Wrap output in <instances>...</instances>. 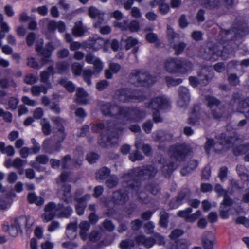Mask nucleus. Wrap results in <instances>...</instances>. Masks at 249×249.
<instances>
[{
    "label": "nucleus",
    "mask_w": 249,
    "mask_h": 249,
    "mask_svg": "<svg viewBox=\"0 0 249 249\" xmlns=\"http://www.w3.org/2000/svg\"><path fill=\"white\" fill-rule=\"evenodd\" d=\"M191 147L185 143L175 144L170 146L169 151L171 157L178 161H184L192 152Z\"/></svg>",
    "instance_id": "5"
},
{
    "label": "nucleus",
    "mask_w": 249,
    "mask_h": 249,
    "mask_svg": "<svg viewBox=\"0 0 249 249\" xmlns=\"http://www.w3.org/2000/svg\"><path fill=\"white\" fill-rule=\"evenodd\" d=\"M26 163V160H23L19 158H16L13 161V167L17 169H20Z\"/></svg>",
    "instance_id": "64"
},
{
    "label": "nucleus",
    "mask_w": 249,
    "mask_h": 249,
    "mask_svg": "<svg viewBox=\"0 0 249 249\" xmlns=\"http://www.w3.org/2000/svg\"><path fill=\"white\" fill-rule=\"evenodd\" d=\"M118 183V178L115 176H111L106 181L107 187L109 189L117 186Z\"/></svg>",
    "instance_id": "54"
},
{
    "label": "nucleus",
    "mask_w": 249,
    "mask_h": 249,
    "mask_svg": "<svg viewBox=\"0 0 249 249\" xmlns=\"http://www.w3.org/2000/svg\"><path fill=\"white\" fill-rule=\"evenodd\" d=\"M110 170L104 167L98 170L95 174V178L97 180H104L107 178L110 175Z\"/></svg>",
    "instance_id": "43"
},
{
    "label": "nucleus",
    "mask_w": 249,
    "mask_h": 249,
    "mask_svg": "<svg viewBox=\"0 0 249 249\" xmlns=\"http://www.w3.org/2000/svg\"><path fill=\"white\" fill-rule=\"evenodd\" d=\"M160 220L159 225L162 228H167L168 225V218L169 214L164 210H162L159 213Z\"/></svg>",
    "instance_id": "45"
},
{
    "label": "nucleus",
    "mask_w": 249,
    "mask_h": 249,
    "mask_svg": "<svg viewBox=\"0 0 249 249\" xmlns=\"http://www.w3.org/2000/svg\"><path fill=\"white\" fill-rule=\"evenodd\" d=\"M93 73L95 74H98L102 71L103 69V63L99 58H96L93 63Z\"/></svg>",
    "instance_id": "55"
},
{
    "label": "nucleus",
    "mask_w": 249,
    "mask_h": 249,
    "mask_svg": "<svg viewBox=\"0 0 249 249\" xmlns=\"http://www.w3.org/2000/svg\"><path fill=\"white\" fill-rule=\"evenodd\" d=\"M49 87H46L42 85L33 86L31 89L32 94L34 96H39L41 92L47 93Z\"/></svg>",
    "instance_id": "44"
},
{
    "label": "nucleus",
    "mask_w": 249,
    "mask_h": 249,
    "mask_svg": "<svg viewBox=\"0 0 249 249\" xmlns=\"http://www.w3.org/2000/svg\"><path fill=\"white\" fill-rule=\"evenodd\" d=\"M90 196L89 194H86L82 197L76 199L77 204L75 205L76 213L79 215L83 214L84 210L87 206L86 201L89 199Z\"/></svg>",
    "instance_id": "25"
},
{
    "label": "nucleus",
    "mask_w": 249,
    "mask_h": 249,
    "mask_svg": "<svg viewBox=\"0 0 249 249\" xmlns=\"http://www.w3.org/2000/svg\"><path fill=\"white\" fill-rule=\"evenodd\" d=\"M0 87L2 89L15 88L17 84L11 77H3L0 78Z\"/></svg>",
    "instance_id": "30"
},
{
    "label": "nucleus",
    "mask_w": 249,
    "mask_h": 249,
    "mask_svg": "<svg viewBox=\"0 0 249 249\" xmlns=\"http://www.w3.org/2000/svg\"><path fill=\"white\" fill-rule=\"evenodd\" d=\"M159 162L163 163L161 171L163 176L168 177L176 169L175 164L170 160L165 161L164 159H160Z\"/></svg>",
    "instance_id": "27"
},
{
    "label": "nucleus",
    "mask_w": 249,
    "mask_h": 249,
    "mask_svg": "<svg viewBox=\"0 0 249 249\" xmlns=\"http://www.w3.org/2000/svg\"><path fill=\"white\" fill-rule=\"evenodd\" d=\"M193 64L186 59L178 58L177 73L185 74L193 69Z\"/></svg>",
    "instance_id": "21"
},
{
    "label": "nucleus",
    "mask_w": 249,
    "mask_h": 249,
    "mask_svg": "<svg viewBox=\"0 0 249 249\" xmlns=\"http://www.w3.org/2000/svg\"><path fill=\"white\" fill-rule=\"evenodd\" d=\"M229 114V111L227 109L226 107L224 105H222L218 107L211 109L210 116H209L208 118L219 120L222 117L227 116Z\"/></svg>",
    "instance_id": "18"
},
{
    "label": "nucleus",
    "mask_w": 249,
    "mask_h": 249,
    "mask_svg": "<svg viewBox=\"0 0 249 249\" xmlns=\"http://www.w3.org/2000/svg\"><path fill=\"white\" fill-rule=\"evenodd\" d=\"M159 8L160 12L163 15L166 14L170 10L169 5L165 3V0H159Z\"/></svg>",
    "instance_id": "57"
},
{
    "label": "nucleus",
    "mask_w": 249,
    "mask_h": 249,
    "mask_svg": "<svg viewBox=\"0 0 249 249\" xmlns=\"http://www.w3.org/2000/svg\"><path fill=\"white\" fill-rule=\"evenodd\" d=\"M123 187H130V189L133 191L137 195L138 200L142 203L146 204L148 202L147 194L140 191L141 187V183L138 180L131 179H125L122 183Z\"/></svg>",
    "instance_id": "7"
},
{
    "label": "nucleus",
    "mask_w": 249,
    "mask_h": 249,
    "mask_svg": "<svg viewBox=\"0 0 249 249\" xmlns=\"http://www.w3.org/2000/svg\"><path fill=\"white\" fill-rule=\"evenodd\" d=\"M102 236L101 233L97 230L92 231L89 235V239L90 241L95 242L99 240Z\"/></svg>",
    "instance_id": "60"
},
{
    "label": "nucleus",
    "mask_w": 249,
    "mask_h": 249,
    "mask_svg": "<svg viewBox=\"0 0 249 249\" xmlns=\"http://www.w3.org/2000/svg\"><path fill=\"white\" fill-rule=\"evenodd\" d=\"M88 13L89 17L93 19H96L100 16H104L103 12L93 6H91L89 8Z\"/></svg>",
    "instance_id": "50"
},
{
    "label": "nucleus",
    "mask_w": 249,
    "mask_h": 249,
    "mask_svg": "<svg viewBox=\"0 0 249 249\" xmlns=\"http://www.w3.org/2000/svg\"><path fill=\"white\" fill-rule=\"evenodd\" d=\"M131 82L136 86L149 87L156 82V77L144 70H134L130 74Z\"/></svg>",
    "instance_id": "3"
},
{
    "label": "nucleus",
    "mask_w": 249,
    "mask_h": 249,
    "mask_svg": "<svg viewBox=\"0 0 249 249\" xmlns=\"http://www.w3.org/2000/svg\"><path fill=\"white\" fill-rule=\"evenodd\" d=\"M19 101L18 98L15 97H11L8 100V107L7 109H9L11 110H15L18 104Z\"/></svg>",
    "instance_id": "59"
},
{
    "label": "nucleus",
    "mask_w": 249,
    "mask_h": 249,
    "mask_svg": "<svg viewBox=\"0 0 249 249\" xmlns=\"http://www.w3.org/2000/svg\"><path fill=\"white\" fill-rule=\"evenodd\" d=\"M27 200L29 203H35L37 206H40L44 202V200L42 197L37 196L35 193H30L27 196Z\"/></svg>",
    "instance_id": "37"
},
{
    "label": "nucleus",
    "mask_w": 249,
    "mask_h": 249,
    "mask_svg": "<svg viewBox=\"0 0 249 249\" xmlns=\"http://www.w3.org/2000/svg\"><path fill=\"white\" fill-rule=\"evenodd\" d=\"M189 81L190 85L194 88L197 87L199 84L203 85V83L201 82V81H203V79L201 74L199 73L197 77L190 76Z\"/></svg>",
    "instance_id": "53"
},
{
    "label": "nucleus",
    "mask_w": 249,
    "mask_h": 249,
    "mask_svg": "<svg viewBox=\"0 0 249 249\" xmlns=\"http://www.w3.org/2000/svg\"><path fill=\"white\" fill-rule=\"evenodd\" d=\"M65 129L64 128H59L57 132L56 133V135L54 136H57L56 138L57 140V142L59 143H61L63 142L65 139L66 134L64 132Z\"/></svg>",
    "instance_id": "63"
},
{
    "label": "nucleus",
    "mask_w": 249,
    "mask_h": 249,
    "mask_svg": "<svg viewBox=\"0 0 249 249\" xmlns=\"http://www.w3.org/2000/svg\"><path fill=\"white\" fill-rule=\"evenodd\" d=\"M215 237L210 231H205L202 236V243L204 249H213Z\"/></svg>",
    "instance_id": "23"
},
{
    "label": "nucleus",
    "mask_w": 249,
    "mask_h": 249,
    "mask_svg": "<svg viewBox=\"0 0 249 249\" xmlns=\"http://www.w3.org/2000/svg\"><path fill=\"white\" fill-rule=\"evenodd\" d=\"M145 190L153 195H156L160 191L161 188L160 185L156 182H150L147 183L145 187Z\"/></svg>",
    "instance_id": "36"
},
{
    "label": "nucleus",
    "mask_w": 249,
    "mask_h": 249,
    "mask_svg": "<svg viewBox=\"0 0 249 249\" xmlns=\"http://www.w3.org/2000/svg\"><path fill=\"white\" fill-rule=\"evenodd\" d=\"M84 153L82 148L77 147L74 151L73 166L78 168L81 165L83 160Z\"/></svg>",
    "instance_id": "28"
},
{
    "label": "nucleus",
    "mask_w": 249,
    "mask_h": 249,
    "mask_svg": "<svg viewBox=\"0 0 249 249\" xmlns=\"http://www.w3.org/2000/svg\"><path fill=\"white\" fill-rule=\"evenodd\" d=\"M105 40L101 37H93L89 38L83 43V46L86 48L92 49L97 51L101 49L105 44Z\"/></svg>",
    "instance_id": "17"
},
{
    "label": "nucleus",
    "mask_w": 249,
    "mask_h": 249,
    "mask_svg": "<svg viewBox=\"0 0 249 249\" xmlns=\"http://www.w3.org/2000/svg\"><path fill=\"white\" fill-rule=\"evenodd\" d=\"M171 46L175 51V54L178 55L182 53L186 47V44L183 42H179L178 43H175Z\"/></svg>",
    "instance_id": "48"
},
{
    "label": "nucleus",
    "mask_w": 249,
    "mask_h": 249,
    "mask_svg": "<svg viewBox=\"0 0 249 249\" xmlns=\"http://www.w3.org/2000/svg\"><path fill=\"white\" fill-rule=\"evenodd\" d=\"M53 139L52 138L46 139L42 143V148L49 154H53L59 152L61 148V145L57 142L55 144L52 145Z\"/></svg>",
    "instance_id": "19"
},
{
    "label": "nucleus",
    "mask_w": 249,
    "mask_h": 249,
    "mask_svg": "<svg viewBox=\"0 0 249 249\" xmlns=\"http://www.w3.org/2000/svg\"><path fill=\"white\" fill-rule=\"evenodd\" d=\"M178 99L177 105L179 107H185L190 101V93L186 87L181 86L178 88Z\"/></svg>",
    "instance_id": "15"
},
{
    "label": "nucleus",
    "mask_w": 249,
    "mask_h": 249,
    "mask_svg": "<svg viewBox=\"0 0 249 249\" xmlns=\"http://www.w3.org/2000/svg\"><path fill=\"white\" fill-rule=\"evenodd\" d=\"M141 95V92L132 91L127 89H119L116 92L117 98L120 102L123 103L134 101H142L144 98Z\"/></svg>",
    "instance_id": "6"
},
{
    "label": "nucleus",
    "mask_w": 249,
    "mask_h": 249,
    "mask_svg": "<svg viewBox=\"0 0 249 249\" xmlns=\"http://www.w3.org/2000/svg\"><path fill=\"white\" fill-rule=\"evenodd\" d=\"M93 74H94L91 70H85L83 71V77L89 86L91 85V77Z\"/></svg>",
    "instance_id": "58"
},
{
    "label": "nucleus",
    "mask_w": 249,
    "mask_h": 249,
    "mask_svg": "<svg viewBox=\"0 0 249 249\" xmlns=\"http://www.w3.org/2000/svg\"><path fill=\"white\" fill-rule=\"evenodd\" d=\"M200 117V107L198 106H195L193 107L192 111L189 114L187 123L192 126L199 125Z\"/></svg>",
    "instance_id": "16"
},
{
    "label": "nucleus",
    "mask_w": 249,
    "mask_h": 249,
    "mask_svg": "<svg viewBox=\"0 0 249 249\" xmlns=\"http://www.w3.org/2000/svg\"><path fill=\"white\" fill-rule=\"evenodd\" d=\"M63 207V204H56L53 202H50L47 204L44 209V213L42 214L41 218L44 222L51 221L56 216L57 213Z\"/></svg>",
    "instance_id": "10"
},
{
    "label": "nucleus",
    "mask_w": 249,
    "mask_h": 249,
    "mask_svg": "<svg viewBox=\"0 0 249 249\" xmlns=\"http://www.w3.org/2000/svg\"><path fill=\"white\" fill-rule=\"evenodd\" d=\"M194 1H201V5L205 8L211 10L216 11L222 7L220 0H192Z\"/></svg>",
    "instance_id": "22"
},
{
    "label": "nucleus",
    "mask_w": 249,
    "mask_h": 249,
    "mask_svg": "<svg viewBox=\"0 0 249 249\" xmlns=\"http://www.w3.org/2000/svg\"><path fill=\"white\" fill-rule=\"evenodd\" d=\"M227 80L229 84L231 86H235L240 82L239 78L235 73L229 74Z\"/></svg>",
    "instance_id": "56"
},
{
    "label": "nucleus",
    "mask_w": 249,
    "mask_h": 249,
    "mask_svg": "<svg viewBox=\"0 0 249 249\" xmlns=\"http://www.w3.org/2000/svg\"><path fill=\"white\" fill-rule=\"evenodd\" d=\"M233 51V49L228 46H224L223 49L220 51L216 47L205 46L201 48L200 50V56L205 59L210 60H215L223 53H230Z\"/></svg>",
    "instance_id": "4"
},
{
    "label": "nucleus",
    "mask_w": 249,
    "mask_h": 249,
    "mask_svg": "<svg viewBox=\"0 0 249 249\" xmlns=\"http://www.w3.org/2000/svg\"><path fill=\"white\" fill-rule=\"evenodd\" d=\"M75 102L80 104H86L88 103V94L83 88H79L76 90Z\"/></svg>",
    "instance_id": "31"
},
{
    "label": "nucleus",
    "mask_w": 249,
    "mask_h": 249,
    "mask_svg": "<svg viewBox=\"0 0 249 249\" xmlns=\"http://www.w3.org/2000/svg\"><path fill=\"white\" fill-rule=\"evenodd\" d=\"M71 190V186L69 184L63 182L58 191V193L62 195V200L66 204L72 201Z\"/></svg>",
    "instance_id": "20"
},
{
    "label": "nucleus",
    "mask_w": 249,
    "mask_h": 249,
    "mask_svg": "<svg viewBox=\"0 0 249 249\" xmlns=\"http://www.w3.org/2000/svg\"><path fill=\"white\" fill-rule=\"evenodd\" d=\"M124 187L113 193L111 200L116 205H124L129 200L128 190L130 187L128 186Z\"/></svg>",
    "instance_id": "12"
},
{
    "label": "nucleus",
    "mask_w": 249,
    "mask_h": 249,
    "mask_svg": "<svg viewBox=\"0 0 249 249\" xmlns=\"http://www.w3.org/2000/svg\"><path fill=\"white\" fill-rule=\"evenodd\" d=\"M51 120L54 123V125L59 130V128H64L63 124L64 123V120L60 117H51Z\"/></svg>",
    "instance_id": "61"
},
{
    "label": "nucleus",
    "mask_w": 249,
    "mask_h": 249,
    "mask_svg": "<svg viewBox=\"0 0 249 249\" xmlns=\"http://www.w3.org/2000/svg\"><path fill=\"white\" fill-rule=\"evenodd\" d=\"M190 243L186 239H181L176 241L172 245L171 249H188Z\"/></svg>",
    "instance_id": "41"
},
{
    "label": "nucleus",
    "mask_w": 249,
    "mask_h": 249,
    "mask_svg": "<svg viewBox=\"0 0 249 249\" xmlns=\"http://www.w3.org/2000/svg\"><path fill=\"white\" fill-rule=\"evenodd\" d=\"M238 107L240 111L245 112L246 117L249 118V96L240 101Z\"/></svg>",
    "instance_id": "42"
},
{
    "label": "nucleus",
    "mask_w": 249,
    "mask_h": 249,
    "mask_svg": "<svg viewBox=\"0 0 249 249\" xmlns=\"http://www.w3.org/2000/svg\"><path fill=\"white\" fill-rule=\"evenodd\" d=\"M190 190L187 188H184L178 193L176 196L183 203V201L187 200L190 198Z\"/></svg>",
    "instance_id": "47"
},
{
    "label": "nucleus",
    "mask_w": 249,
    "mask_h": 249,
    "mask_svg": "<svg viewBox=\"0 0 249 249\" xmlns=\"http://www.w3.org/2000/svg\"><path fill=\"white\" fill-rule=\"evenodd\" d=\"M59 84L63 86L70 92H72L75 90V87L74 84L66 79H62L59 81Z\"/></svg>",
    "instance_id": "51"
},
{
    "label": "nucleus",
    "mask_w": 249,
    "mask_h": 249,
    "mask_svg": "<svg viewBox=\"0 0 249 249\" xmlns=\"http://www.w3.org/2000/svg\"><path fill=\"white\" fill-rule=\"evenodd\" d=\"M92 130L95 132H98L101 130V139H99L98 143L103 147L111 146L112 139L117 138L118 137L116 126L112 123H109L106 125L103 123L94 124Z\"/></svg>",
    "instance_id": "1"
},
{
    "label": "nucleus",
    "mask_w": 249,
    "mask_h": 249,
    "mask_svg": "<svg viewBox=\"0 0 249 249\" xmlns=\"http://www.w3.org/2000/svg\"><path fill=\"white\" fill-rule=\"evenodd\" d=\"M165 80L168 87L176 86L181 84L183 80L180 78H175L170 76H167L165 77Z\"/></svg>",
    "instance_id": "49"
},
{
    "label": "nucleus",
    "mask_w": 249,
    "mask_h": 249,
    "mask_svg": "<svg viewBox=\"0 0 249 249\" xmlns=\"http://www.w3.org/2000/svg\"><path fill=\"white\" fill-rule=\"evenodd\" d=\"M202 77H204L205 79H203V85H206L208 84L209 81L211 80L214 76V72L212 71H208L206 68L202 69L200 72Z\"/></svg>",
    "instance_id": "40"
},
{
    "label": "nucleus",
    "mask_w": 249,
    "mask_h": 249,
    "mask_svg": "<svg viewBox=\"0 0 249 249\" xmlns=\"http://www.w3.org/2000/svg\"><path fill=\"white\" fill-rule=\"evenodd\" d=\"M83 65L78 62L72 64L71 69L73 73L75 75H80L81 73Z\"/></svg>",
    "instance_id": "62"
},
{
    "label": "nucleus",
    "mask_w": 249,
    "mask_h": 249,
    "mask_svg": "<svg viewBox=\"0 0 249 249\" xmlns=\"http://www.w3.org/2000/svg\"><path fill=\"white\" fill-rule=\"evenodd\" d=\"M164 69L170 73H177L178 58H169L164 62Z\"/></svg>",
    "instance_id": "24"
},
{
    "label": "nucleus",
    "mask_w": 249,
    "mask_h": 249,
    "mask_svg": "<svg viewBox=\"0 0 249 249\" xmlns=\"http://www.w3.org/2000/svg\"><path fill=\"white\" fill-rule=\"evenodd\" d=\"M54 73V72L53 66H49V67H48L47 70L42 71L40 73V82L47 84H49V85H50V83L49 81V78L50 77V74H53Z\"/></svg>",
    "instance_id": "32"
},
{
    "label": "nucleus",
    "mask_w": 249,
    "mask_h": 249,
    "mask_svg": "<svg viewBox=\"0 0 249 249\" xmlns=\"http://www.w3.org/2000/svg\"><path fill=\"white\" fill-rule=\"evenodd\" d=\"M88 32V28L81 21L75 23L72 29V34L75 37H82Z\"/></svg>",
    "instance_id": "26"
},
{
    "label": "nucleus",
    "mask_w": 249,
    "mask_h": 249,
    "mask_svg": "<svg viewBox=\"0 0 249 249\" xmlns=\"http://www.w3.org/2000/svg\"><path fill=\"white\" fill-rule=\"evenodd\" d=\"M238 139L235 137H230L228 139H226L224 142L222 141L220 142H217L214 143L213 140L211 139H208L206 142L204 148L205 151L207 154L210 153V149L213 146L216 152H220L223 149V145L224 143L232 144V145L235 144V142L238 141Z\"/></svg>",
    "instance_id": "11"
},
{
    "label": "nucleus",
    "mask_w": 249,
    "mask_h": 249,
    "mask_svg": "<svg viewBox=\"0 0 249 249\" xmlns=\"http://www.w3.org/2000/svg\"><path fill=\"white\" fill-rule=\"evenodd\" d=\"M125 112L124 118L134 122H141L145 117V112L138 108L125 107L123 110Z\"/></svg>",
    "instance_id": "13"
},
{
    "label": "nucleus",
    "mask_w": 249,
    "mask_h": 249,
    "mask_svg": "<svg viewBox=\"0 0 249 249\" xmlns=\"http://www.w3.org/2000/svg\"><path fill=\"white\" fill-rule=\"evenodd\" d=\"M80 231V236L81 238L85 240L87 238V232L89 230L90 225L88 221H83L80 222L79 225Z\"/></svg>",
    "instance_id": "39"
},
{
    "label": "nucleus",
    "mask_w": 249,
    "mask_h": 249,
    "mask_svg": "<svg viewBox=\"0 0 249 249\" xmlns=\"http://www.w3.org/2000/svg\"><path fill=\"white\" fill-rule=\"evenodd\" d=\"M134 246V241L130 239L123 240L119 244L121 249H131Z\"/></svg>",
    "instance_id": "52"
},
{
    "label": "nucleus",
    "mask_w": 249,
    "mask_h": 249,
    "mask_svg": "<svg viewBox=\"0 0 249 249\" xmlns=\"http://www.w3.org/2000/svg\"><path fill=\"white\" fill-rule=\"evenodd\" d=\"M205 101L207 106L210 109L213 107H218L221 105V102L220 100L214 96L211 95H207L205 96Z\"/></svg>",
    "instance_id": "34"
},
{
    "label": "nucleus",
    "mask_w": 249,
    "mask_h": 249,
    "mask_svg": "<svg viewBox=\"0 0 249 249\" xmlns=\"http://www.w3.org/2000/svg\"><path fill=\"white\" fill-rule=\"evenodd\" d=\"M146 107L152 110L166 109L170 107V102L166 98L158 96L152 98Z\"/></svg>",
    "instance_id": "14"
},
{
    "label": "nucleus",
    "mask_w": 249,
    "mask_h": 249,
    "mask_svg": "<svg viewBox=\"0 0 249 249\" xmlns=\"http://www.w3.org/2000/svg\"><path fill=\"white\" fill-rule=\"evenodd\" d=\"M126 107H120L110 103H106L101 107V111L105 115L114 116L117 119L124 118Z\"/></svg>",
    "instance_id": "9"
},
{
    "label": "nucleus",
    "mask_w": 249,
    "mask_h": 249,
    "mask_svg": "<svg viewBox=\"0 0 249 249\" xmlns=\"http://www.w3.org/2000/svg\"><path fill=\"white\" fill-rule=\"evenodd\" d=\"M121 42L125 43V48L126 50H129L139 43L137 38H133L132 36H128L125 35L122 36Z\"/></svg>",
    "instance_id": "29"
},
{
    "label": "nucleus",
    "mask_w": 249,
    "mask_h": 249,
    "mask_svg": "<svg viewBox=\"0 0 249 249\" xmlns=\"http://www.w3.org/2000/svg\"><path fill=\"white\" fill-rule=\"evenodd\" d=\"M73 212L72 208L70 206H65L63 204V207L58 211L57 214L58 218H66L70 217Z\"/></svg>",
    "instance_id": "35"
},
{
    "label": "nucleus",
    "mask_w": 249,
    "mask_h": 249,
    "mask_svg": "<svg viewBox=\"0 0 249 249\" xmlns=\"http://www.w3.org/2000/svg\"><path fill=\"white\" fill-rule=\"evenodd\" d=\"M167 34L170 45L176 43L180 39L179 35L175 32L170 26H167Z\"/></svg>",
    "instance_id": "38"
},
{
    "label": "nucleus",
    "mask_w": 249,
    "mask_h": 249,
    "mask_svg": "<svg viewBox=\"0 0 249 249\" xmlns=\"http://www.w3.org/2000/svg\"><path fill=\"white\" fill-rule=\"evenodd\" d=\"M32 224V220H31L29 217L21 216L14 221L10 227L9 233L11 236L16 237L19 231L22 232V227H25L30 229Z\"/></svg>",
    "instance_id": "8"
},
{
    "label": "nucleus",
    "mask_w": 249,
    "mask_h": 249,
    "mask_svg": "<svg viewBox=\"0 0 249 249\" xmlns=\"http://www.w3.org/2000/svg\"><path fill=\"white\" fill-rule=\"evenodd\" d=\"M158 171L157 167L152 165H147L134 169L131 173L124 174L123 178L136 180L138 179H149L154 178Z\"/></svg>",
    "instance_id": "2"
},
{
    "label": "nucleus",
    "mask_w": 249,
    "mask_h": 249,
    "mask_svg": "<svg viewBox=\"0 0 249 249\" xmlns=\"http://www.w3.org/2000/svg\"><path fill=\"white\" fill-rule=\"evenodd\" d=\"M42 131L44 135L48 136L51 134L52 132L51 125L49 121L46 119L43 118L40 121Z\"/></svg>",
    "instance_id": "46"
},
{
    "label": "nucleus",
    "mask_w": 249,
    "mask_h": 249,
    "mask_svg": "<svg viewBox=\"0 0 249 249\" xmlns=\"http://www.w3.org/2000/svg\"><path fill=\"white\" fill-rule=\"evenodd\" d=\"M173 135L165 131L160 130L155 134V140L159 142H164L172 139Z\"/></svg>",
    "instance_id": "33"
}]
</instances>
